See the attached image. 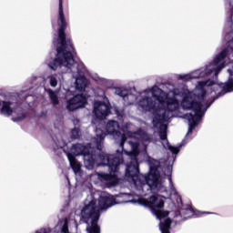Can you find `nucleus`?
<instances>
[{"instance_id":"obj_1","label":"nucleus","mask_w":233,"mask_h":233,"mask_svg":"<svg viewBox=\"0 0 233 233\" xmlns=\"http://www.w3.org/2000/svg\"><path fill=\"white\" fill-rule=\"evenodd\" d=\"M194 90L174 89L166 93L157 86L145 89L137 101L143 112H153V127L157 128L162 141V147L173 154H179L181 147L187 144L189 134L201 123L200 118L190 130L188 116H196L194 107L185 108L183 102ZM196 99V95H192Z\"/></svg>"},{"instance_id":"obj_20","label":"nucleus","mask_w":233,"mask_h":233,"mask_svg":"<svg viewBox=\"0 0 233 233\" xmlns=\"http://www.w3.org/2000/svg\"><path fill=\"white\" fill-rule=\"evenodd\" d=\"M227 5H228L230 8V12L228 13L227 15V19L228 18L229 14H233V0H226Z\"/></svg>"},{"instance_id":"obj_27","label":"nucleus","mask_w":233,"mask_h":233,"mask_svg":"<svg viewBox=\"0 0 233 233\" xmlns=\"http://www.w3.org/2000/svg\"><path fill=\"white\" fill-rule=\"evenodd\" d=\"M66 180H67L68 185H70V179H68V177H66Z\"/></svg>"},{"instance_id":"obj_21","label":"nucleus","mask_w":233,"mask_h":233,"mask_svg":"<svg viewBox=\"0 0 233 233\" xmlns=\"http://www.w3.org/2000/svg\"><path fill=\"white\" fill-rule=\"evenodd\" d=\"M227 5H228L230 8V12L228 13L227 15V19L228 18L229 14H233V0H226Z\"/></svg>"},{"instance_id":"obj_15","label":"nucleus","mask_w":233,"mask_h":233,"mask_svg":"<svg viewBox=\"0 0 233 233\" xmlns=\"http://www.w3.org/2000/svg\"><path fill=\"white\" fill-rule=\"evenodd\" d=\"M115 94L125 100V96H127L128 90H127L125 87H116L115 89Z\"/></svg>"},{"instance_id":"obj_19","label":"nucleus","mask_w":233,"mask_h":233,"mask_svg":"<svg viewBox=\"0 0 233 233\" xmlns=\"http://www.w3.org/2000/svg\"><path fill=\"white\" fill-rule=\"evenodd\" d=\"M60 233H70V231L68 230V218L64 219V224L61 228Z\"/></svg>"},{"instance_id":"obj_16","label":"nucleus","mask_w":233,"mask_h":233,"mask_svg":"<svg viewBox=\"0 0 233 233\" xmlns=\"http://www.w3.org/2000/svg\"><path fill=\"white\" fill-rule=\"evenodd\" d=\"M92 79H94V81L98 83V85H104V86H107L108 80L106 78L100 77L97 75H92Z\"/></svg>"},{"instance_id":"obj_17","label":"nucleus","mask_w":233,"mask_h":233,"mask_svg":"<svg viewBox=\"0 0 233 233\" xmlns=\"http://www.w3.org/2000/svg\"><path fill=\"white\" fill-rule=\"evenodd\" d=\"M47 80L49 81L50 86H53V88H56L57 86V75H51L47 77Z\"/></svg>"},{"instance_id":"obj_31","label":"nucleus","mask_w":233,"mask_h":233,"mask_svg":"<svg viewBox=\"0 0 233 233\" xmlns=\"http://www.w3.org/2000/svg\"><path fill=\"white\" fill-rule=\"evenodd\" d=\"M0 106H1V101H0Z\"/></svg>"},{"instance_id":"obj_10","label":"nucleus","mask_w":233,"mask_h":233,"mask_svg":"<svg viewBox=\"0 0 233 233\" xmlns=\"http://www.w3.org/2000/svg\"><path fill=\"white\" fill-rule=\"evenodd\" d=\"M56 145L57 148H62L65 154L66 155V157L69 161L71 168H73V171L76 176H81V163L79 161L76 160V157H74L72 154H70L68 151H66V141L65 140H56Z\"/></svg>"},{"instance_id":"obj_29","label":"nucleus","mask_w":233,"mask_h":233,"mask_svg":"<svg viewBox=\"0 0 233 233\" xmlns=\"http://www.w3.org/2000/svg\"><path fill=\"white\" fill-rule=\"evenodd\" d=\"M53 43H56V40H53Z\"/></svg>"},{"instance_id":"obj_30","label":"nucleus","mask_w":233,"mask_h":233,"mask_svg":"<svg viewBox=\"0 0 233 233\" xmlns=\"http://www.w3.org/2000/svg\"><path fill=\"white\" fill-rule=\"evenodd\" d=\"M54 28H56V25H53Z\"/></svg>"},{"instance_id":"obj_6","label":"nucleus","mask_w":233,"mask_h":233,"mask_svg":"<svg viewBox=\"0 0 233 233\" xmlns=\"http://www.w3.org/2000/svg\"><path fill=\"white\" fill-rule=\"evenodd\" d=\"M97 161L95 165L97 167H108L109 173L98 172L96 177L101 183L106 185L107 188L116 187L119 183V177L117 173L119 172V167L123 163V153L119 149L116 150V154L108 155L106 153H100L97 157Z\"/></svg>"},{"instance_id":"obj_4","label":"nucleus","mask_w":233,"mask_h":233,"mask_svg":"<svg viewBox=\"0 0 233 233\" xmlns=\"http://www.w3.org/2000/svg\"><path fill=\"white\" fill-rule=\"evenodd\" d=\"M58 39L56 47V56L47 61V66L51 70H59L62 74L71 75L75 79V86L79 92H83L88 85L86 77H85V66L74 59V46L70 39H66V18L63 11V0H59L58 7Z\"/></svg>"},{"instance_id":"obj_25","label":"nucleus","mask_w":233,"mask_h":233,"mask_svg":"<svg viewBox=\"0 0 233 233\" xmlns=\"http://www.w3.org/2000/svg\"><path fill=\"white\" fill-rule=\"evenodd\" d=\"M59 81H65V76H62L61 77H58Z\"/></svg>"},{"instance_id":"obj_23","label":"nucleus","mask_w":233,"mask_h":233,"mask_svg":"<svg viewBox=\"0 0 233 233\" xmlns=\"http://www.w3.org/2000/svg\"><path fill=\"white\" fill-rule=\"evenodd\" d=\"M116 114L118 117V119H123V112L120 111L117 107H116Z\"/></svg>"},{"instance_id":"obj_14","label":"nucleus","mask_w":233,"mask_h":233,"mask_svg":"<svg viewBox=\"0 0 233 233\" xmlns=\"http://www.w3.org/2000/svg\"><path fill=\"white\" fill-rule=\"evenodd\" d=\"M179 215L181 217L187 216V217H185V219H187V218L194 216V210H192V208L187 206L186 208H182L179 210Z\"/></svg>"},{"instance_id":"obj_18","label":"nucleus","mask_w":233,"mask_h":233,"mask_svg":"<svg viewBox=\"0 0 233 233\" xmlns=\"http://www.w3.org/2000/svg\"><path fill=\"white\" fill-rule=\"evenodd\" d=\"M72 139H79L81 137V130L77 127H75L71 130Z\"/></svg>"},{"instance_id":"obj_13","label":"nucleus","mask_w":233,"mask_h":233,"mask_svg":"<svg viewBox=\"0 0 233 233\" xmlns=\"http://www.w3.org/2000/svg\"><path fill=\"white\" fill-rule=\"evenodd\" d=\"M137 100V96L132 93H127V95L124 98L125 105H134Z\"/></svg>"},{"instance_id":"obj_5","label":"nucleus","mask_w":233,"mask_h":233,"mask_svg":"<svg viewBox=\"0 0 233 233\" xmlns=\"http://www.w3.org/2000/svg\"><path fill=\"white\" fill-rule=\"evenodd\" d=\"M106 137V133L105 131L101 128H96V137L93 138V143L87 144L86 146L75 144L72 146L70 151H68L66 149L68 143L66 142L65 148L66 152H69L74 157H76V156H83L86 168H87V170H92L94 167H96V162L97 161L99 155L104 154L101 150H103V141Z\"/></svg>"},{"instance_id":"obj_12","label":"nucleus","mask_w":233,"mask_h":233,"mask_svg":"<svg viewBox=\"0 0 233 233\" xmlns=\"http://www.w3.org/2000/svg\"><path fill=\"white\" fill-rule=\"evenodd\" d=\"M46 92L53 106H57V105H59V93L52 89H47Z\"/></svg>"},{"instance_id":"obj_26","label":"nucleus","mask_w":233,"mask_h":233,"mask_svg":"<svg viewBox=\"0 0 233 233\" xmlns=\"http://www.w3.org/2000/svg\"><path fill=\"white\" fill-rule=\"evenodd\" d=\"M228 72L229 76H232L233 71L231 69H228Z\"/></svg>"},{"instance_id":"obj_9","label":"nucleus","mask_w":233,"mask_h":233,"mask_svg":"<svg viewBox=\"0 0 233 233\" xmlns=\"http://www.w3.org/2000/svg\"><path fill=\"white\" fill-rule=\"evenodd\" d=\"M103 98L106 102H94L93 114L96 116L97 119H106L110 114V102H108L106 96H104Z\"/></svg>"},{"instance_id":"obj_24","label":"nucleus","mask_w":233,"mask_h":233,"mask_svg":"<svg viewBox=\"0 0 233 233\" xmlns=\"http://www.w3.org/2000/svg\"><path fill=\"white\" fill-rule=\"evenodd\" d=\"M66 97H68V96H74V93H72V91L67 90L66 93Z\"/></svg>"},{"instance_id":"obj_7","label":"nucleus","mask_w":233,"mask_h":233,"mask_svg":"<svg viewBox=\"0 0 233 233\" xmlns=\"http://www.w3.org/2000/svg\"><path fill=\"white\" fill-rule=\"evenodd\" d=\"M0 114L5 116V117H10V116H17L12 117V121L14 123H19V121H23L26 117L25 114H23V109L19 106L17 102H11V101H3L2 106L0 108Z\"/></svg>"},{"instance_id":"obj_22","label":"nucleus","mask_w":233,"mask_h":233,"mask_svg":"<svg viewBox=\"0 0 233 233\" xmlns=\"http://www.w3.org/2000/svg\"><path fill=\"white\" fill-rule=\"evenodd\" d=\"M35 233H52V229L42 228L35 231Z\"/></svg>"},{"instance_id":"obj_28","label":"nucleus","mask_w":233,"mask_h":233,"mask_svg":"<svg viewBox=\"0 0 233 233\" xmlns=\"http://www.w3.org/2000/svg\"><path fill=\"white\" fill-rule=\"evenodd\" d=\"M202 214H213L212 212H202Z\"/></svg>"},{"instance_id":"obj_2","label":"nucleus","mask_w":233,"mask_h":233,"mask_svg":"<svg viewBox=\"0 0 233 233\" xmlns=\"http://www.w3.org/2000/svg\"><path fill=\"white\" fill-rule=\"evenodd\" d=\"M119 122L116 120H109L106 126V132L109 136H113L115 141L119 145L121 154L123 152L130 159V163L126 167L125 178L130 185L136 189V196L143 198L147 196L148 192L156 194H162V198H170L172 196L177 197V203L181 202V197L174 182L172 181V167L167 166L164 176H167L169 181V188L165 187V177L159 173V167L161 163L150 157H147V163L149 166V172L146 176L139 175V162H137V156H139V143L144 147V150H147V147L150 145L152 137L148 135L145 130L139 128L136 132H132L134 124L127 122L122 126V132L119 131ZM127 137L136 139L139 142L128 141V145L131 147V151H125V143H127Z\"/></svg>"},{"instance_id":"obj_11","label":"nucleus","mask_w":233,"mask_h":233,"mask_svg":"<svg viewBox=\"0 0 233 233\" xmlns=\"http://www.w3.org/2000/svg\"><path fill=\"white\" fill-rule=\"evenodd\" d=\"M86 103V96L76 95L66 101V108L69 112H74V110H77L78 108H85Z\"/></svg>"},{"instance_id":"obj_3","label":"nucleus","mask_w":233,"mask_h":233,"mask_svg":"<svg viewBox=\"0 0 233 233\" xmlns=\"http://www.w3.org/2000/svg\"><path fill=\"white\" fill-rule=\"evenodd\" d=\"M83 192H86L87 195L86 200L84 201V208L81 210V216L83 222L87 225V233H101V228L97 225L99 218L101 217V212L103 210H108L110 207L114 205H121V203H137L140 207H146V208H150L152 214L156 216L159 222V230L161 233H170V227L172 225V219L168 218V211H161L159 208L165 207V200L162 197L152 196L148 199L139 198L138 199L131 200H117V198L125 199L127 196L130 194L121 193L116 198L106 193L97 191L90 184V182H84L81 186Z\"/></svg>"},{"instance_id":"obj_8","label":"nucleus","mask_w":233,"mask_h":233,"mask_svg":"<svg viewBox=\"0 0 233 233\" xmlns=\"http://www.w3.org/2000/svg\"><path fill=\"white\" fill-rule=\"evenodd\" d=\"M212 74V65L210 63L191 73L185 75H177V79L180 81H191V79H199L201 77H208Z\"/></svg>"}]
</instances>
